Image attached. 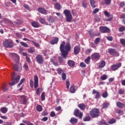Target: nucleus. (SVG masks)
<instances>
[{
  "instance_id": "1",
  "label": "nucleus",
  "mask_w": 125,
  "mask_h": 125,
  "mask_svg": "<svg viewBox=\"0 0 125 125\" xmlns=\"http://www.w3.org/2000/svg\"><path fill=\"white\" fill-rule=\"evenodd\" d=\"M65 44H66L65 41H62L60 46V50L61 52V56L62 57L66 59L68 56L69 51L71 50V44L67 42L65 45Z\"/></svg>"
},
{
  "instance_id": "2",
  "label": "nucleus",
  "mask_w": 125,
  "mask_h": 125,
  "mask_svg": "<svg viewBox=\"0 0 125 125\" xmlns=\"http://www.w3.org/2000/svg\"><path fill=\"white\" fill-rule=\"evenodd\" d=\"M10 55L14 57L16 62V63L14 64L13 65V69L14 71H16V72H21L22 70V65L19 64V62H20V58H19V56L13 53H11Z\"/></svg>"
},
{
  "instance_id": "3",
  "label": "nucleus",
  "mask_w": 125,
  "mask_h": 125,
  "mask_svg": "<svg viewBox=\"0 0 125 125\" xmlns=\"http://www.w3.org/2000/svg\"><path fill=\"white\" fill-rule=\"evenodd\" d=\"M20 78L21 77L20 75L17 76V73L16 72H14L12 75L11 81H12V82L9 83V85L12 86V85H15V84L19 83Z\"/></svg>"
},
{
  "instance_id": "4",
  "label": "nucleus",
  "mask_w": 125,
  "mask_h": 125,
  "mask_svg": "<svg viewBox=\"0 0 125 125\" xmlns=\"http://www.w3.org/2000/svg\"><path fill=\"white\" fill-rule=\"evenodd\" d=\"M63 14L66 17V22H71L73 19V16L70 10L65 9L63 11Z\"/></svg>"
},
{
  "instance_id": "5",
  "label": "nucleus",
  "mask_w": 125,
  "mask_h": 125,
  "mask_svg": "<svg viewBox=\"0 0 125 125\" xmlns=\"http://www.w3.org/2000/svg\"><path fill=\"white\" fill-rule=\"evenodd\" d=\"M90 115L92 118H98L100 116V110L99 108H93L90 111Z\"/></svg>"
},
{
  "instance_id": "6",
  "label": "nucleus",
  "mask_w": 125,
  "mask_h": 125,
  "mask_svg": "<svg viewBox=\"0 0 125 125\" xmlns=\"http://www.w3.org/2000/svg\"><path fill=\"white\" fill-rule=\"evenodd\" d=\"M3 45L7 48H11L13 47V41L9 39L6 40L3 43Z\"/></svg>"
},
{
  "instance_id": "7",
  "label": "nucleus",
  "mask_w": 125,
  "mask_h": 125,
  "mask_svg": "<svg viewBox=\"0 0 125 125\" xmlns=\"http://www.w3.org/2000/svg\"><path fill=\"white\" fill-rule=\"evenodd\" d=\"M36 60L38 64H42L43 63V57L41 55H38L36 57Z\"/></svg>"
},
{
  "instance_id": "8",
  "label": "nucleus",
  "mask_w": 125,
  "mask_h": 125,
  "mask_svg": "<svg viewBox=\"0 0 125 125\" xmlns=\"http://www.w3.org/2000/svg\"><path fill=\"white\" fill-rule=\"evenodd\" d=\"M91 59L98 61L100 59V55L98 53H94L91 55Z\"/></svg>"
},
{
  "instance_id": "9",
  "label": "nucleus",
  "mask_w": 125,
  "mask_h": 125,
  "mask_svg": "<svg viewBox=\"0 0 125 125\" xmlns=\"http://www.w3.org/2000/svg\"><path fill=\"white\" fill-rule=\"evenodd\" d=\"M122 67V63L119 62L115 64H113L111 66V70L112 71H117L119 68H121Z\"/></svg>"
},
{
  "instance_id": "10",
  "label": "nucleus",
  "mask_w": 125,
  "mask_h": 125,
  "mask_svg": "<svg viewBox=\"0 0 125 125\" xmlns=\"http://www.w3.org/2000/svg\"><path fill=\"white\" fill-rule=\"evenodd\" d=\"M74 115L76 117H79V118L82 119L83 118V112H80V110L79 109L76 108L74 110Z\"/></svg>"
},
{
  "instance_id": "11",
  "label": "nucleus",
  "mask_w": 125,
  "mask_h": 125,
  "mask_svg": "<svg viewBox=\"0 0 125 125\" xmlns=\"http://www.w3.org/2000/svg\"><path fill=\"white\" fill-rule=\"evenodd\" d=\"M100 30L102 33H110V29L106 26H101Z\"/></svg>"
},
{
  "instance_id": "12",
  "label": "nucleus",
  "mask_w": 125,
  "mask_h": 125,
  "mask_svg": "<svg viewBox=\"0 0 125 125\" xmlns=\"http://www.w3.org/2000/svg\"><path fill=\"white\" fill-rule=\"evenodd\" d=\"M108 53L110 55H113V56L118 54V52L115 49L109 48L108 50Z\"/></svg>"
},
{
  "instance_id": "13",
  "label": "nucleus",
  "mask_w": 125,
  "mask_h": 125,
  "mask_svg": "<svg viewBox=\"0 0 125 125\" xmlns=\"http://www.w3.org/2000/svg\"><path fill=\"white\" fill-rule=\"evenodd\" d=\"M38 10L41 14H43L44 15L47 14V11L43 7H39Z\"/></svg>"
},
{
  "instance_id": "14",
  "label": "nucleus",
  "mask_w": 125,
  "mask_h": 125,
  "mask_svg": "<svg viewBox=\"0 0 125 125\" xmlns=\"http://www.w3.org/2000/svg\"><path fill=\"white\" fill-rule=\"evenodd\" d=\"M20 98L21 101V104L26 105L27 104V96L24 95L20 96Z\"/></svg>"
},
{
  "instance_id": "15",
  "label": "nucleus",
  "mask_w": 125,
  "mask_h": 125,
  "mask_svg": "<svg viewBox=\"0 0 125 125\" xmlns=\"http://www.w3.org/2000/svg\"><path fill=\"white\" fill-rule=\"evenodd\" d=\"M39 86V77L37 75L34 76V87L37 88Z\"/></svg>"
},
{
  "instance_id": "16",
  "label": "nucleus",
  "mask_w": 125,
  "mask_h": 125,
  "mask_svg": "<svg viewBox=\"0 0 125 125\" xmlns=\"http://www.w3.org/2000/svg\"><path fill=\"white\" fill-rule=\"evenodd\" d=\"M81 50V48L79 46H75L74 48V53L75 55H78L79 53H80V51Z\"/></svg>"
},
{
  "instance_id": "17",
  "label": "nucleus",
  "mask_w": 125,
  "mask_h": 125,
  "mask_svg": "<svg viewBox=\"0 0 125 125\" xmlns=\"http://www.w3.org/2000/svg\"><path fill=\"white\" fill-rule=\"evenodd\" d=\"M67 64L69 67L71 68H74L75 67V61L73 60H69L67 62Z\"/></svg>"
},
{
  "instance_id": "18",
  "label": "nucleus",
  "mask_w": 125,
  "mask_h": 125,
  "mask_svg": "<svg viewBox=\"0 0 125 125\" xmlns=\"http://www.w3.org/2000/svg\"><path fill=\"white\" fill-rule=\"evenodd\" d=\"M92 94H96V95H95L96 99H98V98H99V97L100 96V93H99V91H98L95 89L93 90Z\"/></svg>"
},
{
  "instance_id": "19",
  "label": "nucleus",
  "mask_w": 125,
  "mask_h": 125,
  "mask_svg": "<svg viewBox=\"0 0 125 125\" xmlns=\"http://www.w3.org/2000/svg\"><path fill=\"white\" fill-rule=\"evenodd\" d=\"M31 25L34 28H40V23L36 21H34L31 22Z\"/></svg>"
},
{
  "instance_id": "20",
  "label": "nucleus",
  "mask_w": 125,
  "mask_h": 125,
  "mask_svg": "<svg viewBox=\"0 0 125 125\" xmlns=\"http://www.w3.org/2000/svg\"><path fill=\"white\" fill-rule=\"evenodd\" d=\"M116 105L118 108H120L121 109H123V108H125V104L122 103L121 102H117Z\"/></svg>"
},
{
  "instance_id": "21",
  "label": "nucleus",
  "mask_w": 125,
  "mask_h": 125,
  "mask_svg": "<svg viewBox=\"0 0 125 125\" xmlns=\"http://www.w3.org/2000/svg\"><path fill=\"white\" fill-rule=\"evenodd\" d=\"M50 61L52 63L53 65H54V66H56V67L58 66V62L57 61V60L55 59V58L51 59Z\"/></svg>"
},
{
  "instance_id": "22",
  "label": "nucleus",
  "mask_w": 125,
  "mask_h": 125,
  "mask_svg": "<svg viewBox=\"0 0 125 125\" xmlns=\"http://www.w3.org/2000/svg\"><path fill=\"white\" fill-rule=\"evenodd\" d=\"M78 107L82 110V111H84L85 110V108H86V105L84 104H78Z\"/></svg>"
},
{
  "instance_id": "23",
  "label": "nucleus",
  "mask_w": 125,
  "mask_h": 125,
  "mask_svg": "<svg viewBox=\"0 0 125 125\" xmlns=\"http://www.w3.org/2000/svg\"><path fill=\"white\" fill-rule=\"evenodd\" d=\"M54 7L55 9H57V10H60L62 8V6H61L60 3L58 2H56L55 4Z\"/></svg>"
},
{
  "instance_id": "24",
  "label": "nucleus",
  "mask_w": 125,
  "mask_h": 125,
  "mask_svg": "<svg viewBox=\"0 0 125 125\" xmlns=\"http://www.w3.org/2000/svg\"><path fill=\"white\" fill-rule=\"evenodd\" d=\"M70 122L71 124H72L73 125H75L77 124V123H78V120L77 119V118L75 117H72L70 120Z\"/></svg>"
},
{
  "instance_id": "25",
  "label": "nucleus",
  "mask_w": 125,
  "mask_h": 125,
  "mask_svg": "<svg viewBox=\"0 0 125 125\" xmlns=\"http://www.w3.org/2000/svg\"><path fill=\"white\" fill-rule=\"evenodd\" d=\"M59 41V38H56L54 39H53L51 42H50V44H55L58 42Z\"/></svg>"
},
{
  "instance_id": "26",
  "label": "nucleus",
  "mask_w": 125,
  "mask_h": 125,
  "mask_svg": "<svg viewBox=\"0 0 125 125\" xmlns=\"http://www.w3.org/2000/svg\"><path fill=\"white\" fill-rule=\"evenodd\" d=\"M98 125H108V123L107 122H105V120H102L100 121H99L98 122Z\"/></svg>"
},
{
  "instance_id": "27",
  "label": "nucleus",
  "mask_w": 125,
  "mask_h": 125,
  "mask_svg": "<svg viewBox=\"0 0 125 125\" xmlns=\"http://www.w3.org/2000/svg\"><path fill=\"white\" fill-rule=\"evenodd\" d=\"M70 92L71 93H75L76 92V89H75V85L72 84L70 88Z\"/></svg>"
},
{
  "instance_id": "28",
  "label": "nucleus",
  "mask_w": 125,
  "mask_h": 125,
  "mask_svg": "<svg viewBox=\"0 0 125 125\" xmlns=\"http://www.w3.org/2000/svg\"><path fill=\"white\" fill-rule=\"evenodd\" d=\"M106 65V62L105 61H102L100 65H99V68H104Z\"/></svg>"
},
{
  "instance_id": "29",
  "label": "nucleus",
  "mask_w": 125,
  "mask_h": 125,
  "mask_svg": "<svg viewBox=\"0 0 125 125\" xmlns=\"http://www.w3.org/2000/svg\"><path fill=\"white\" fill-rule=\"evenodd\" d=\"M90 3L91 5V6H92L93 8H95V7H96V6L95 5V0H90Z\"/></svg>"
},
{
  "instance_id": "30",
  "label": "nucleus",
  "mask_w": 125,
  "mask_h": 125,
  "mask_svg": "<svg viewBox=\"0 0 125 125\" xmlns=\"http://www.w3.org/2000/svg\"><path fill=\"white\" fill-rule=\"evenodd\" d=\"M36 110L38 112H42V106L40 104H38L36 107Z\"/></svg>"
},
{
  "instance_id": "31",
  "label": "nucleus",
  "mask_w": 125,
  "mask_h": 125,
  "mask_svg": "<svg viewBox=\"0 0 125 125\" xmlns=\"http://www.w3.org/2000/svg\"><path fill=\"white\" fill-rule=\"evenodd\" d=\"M88 33L90 35V38H93L94 37V32H93V30L91 29L88 31Z\"/></svg>"
},
{
  "instance_id": "32",
  "label": "nucleus",
  "mask_w": 125,
  "mask_h": 125,
  "mask_svg": "<svg viewBox=\"0 0 125 125\" xmlns=\"http://www.w3.org/2000/svg\"><path fill=\"white\" fill-rule=\"evenodd\" d=\"M0 111L3 114H5L8 111V109L6 107L1 108Z\"/></svg>"
},
{
  "instance_id": "33",
  "label": "nucleus",
  "mask_w": 125,
  "mask_h": 125,
  "mask_svg": "<svg viewBox=\"0 0 125 125\" xmlns=\"http://www.w3.org/2000/svg\"><path fill=\"white\" fill-rule=\"evenodd\" d=\"M90 59H91V57L90 56H88L84 61L85 63H86V64H89V63H90Z\"/></svg>"
},
{
  "instance_id": "34",
  "label": "nucleus",
  "mask_w": 125,
  "mask_h": 125,
  "mask_svg": "<svg viewBox=\"0 0 125 125\" xmlns=\"http://www.w3.org/2000/svg\"><path fill=\"white\" fill-rule=\"evenodd\" d=\"M41 99H42V101H44V100H45V92H43L42 93Z\"/></svg>"
},
{
  "instance_id": "35",
  "label": "nucleus",
  "mask_w": 125,
  "mask_h": 125,
  "mask_svg": "<svg viewBox=\"0 0 125 125\" xmlns=\"http://www.w3.org/2000/svg\"><path fill=\"white\" fill-rule=\"evenodd\" d=\"M28 52L29 53H31V54H33L34 52H35V48H30L28 49Z\"/></svg>"
},
{
  "instance_id": "36",
  "label": "nucleus",
  "mask_w": 125,
  "mask_h": 125,
  "mask_svg": "<svg viewBox=\"0 0 125 125\" xmlns=\"http://www.w3.org/2000/svg\"><path fill=\"white\" fill-rule=\"evenodd\" d=\"M20 43L22 46H24V47H29V45L27 43H25L24 42H21Z\"/></svg>"
},
{
  "instance_id": "37",
  "label": "nucleus",
  "mask_w": 125,
  "mask_h": 125,
  "mask_svg": "<svg viewBox=\"0 0 125 125\" xmlns=\"http://www.w3.org/2000/svg\"><path fill=\"white\" fill-rule=\"evenodd\" d=\"M83 121L84 122H88V121H90V117H89V116L85 117L83 118Z\"/></svg>"
},
{
  "instance_id": "38",
  "label": "nucleus",
  "mask_w": 125,
  "mask_h": 125,
  "mask_svg": "<svg viewBox=\"0 0 125 125\" xmlns=\"http://www.w3.org/2000/svg\"><path fill=\"white\" fill-rule=\"evenodd\" d=\"M39 22L41 23V24H44L45 21L44 20V18H39Z\"/></svg>"
},
{
  "instance_id": "39",
  "label": "nucleus",
  "mask_w": 125,
  "mask_h": 125,
  "mask_svg": "<svg viewBox=\"0 0 125 125\" xmlns=\"http://www.w3.org/2000/svg\"><path fill=\"white\" fill-rule=\"evenodd\" d=\"M111 1H112V0H104V3L106 5H109L111 4Z\"/></svg>"
},
{
  "instance_id": "40",
  "label": "nucleus",
  "mask_w": 125,
  "mask_h": 125,
  "mask_svg": "<svg viewBox=\"0 0 125 125\" xmlns=\"http://www.w3.org/2000/svg\"><path fill=\"white\" fill-rule=\"evenodd\" d=\"M108 106H109V103H105L103 104V108L104 109H105V108H108Z\"/></svg>"
},
{
  "instance_id": "41",
  "label": "nucleus",
  "mask_w": 125,
  "mask_h": 125,
  "mask_svg": "<svg viewBox=\"0 0 125 125\" xmlns=\"http://www.w3.org/2000/svg\"><path fill=\"white\" fill-rule=\"evenodd\" d=\"M101 80H102V81H105V80H107V75L104 74L101 77Z\"/></svg>"
},
{
  "instance_id": "42",
  "label": "nucleus",
  "mask_w": 125,
  "mask_h": 125,
  "mask_svg": "<svg viewBox=\"0 0 125 125\" xmlns=\"http://www.w3.org/2000/svg\"><path fill=\"white\" fill-rule=\"evenodd\" d=\"M109 124H110V125H112L113 124H115V123H116V120H115L114 119H111V120H110L108 121Z\"/></svg>"
},
{
  "instance_id": "43",
  "label": "nucleus",
  "mask_w": 125,
  "mask_h": 125,
  "mask_svg": "<svg viewBox=\"0 0 125 125\" xmlns=\"http://www.w3.org/2000/svg\"><path fill=\"white\" fill-rule=\"evenodd\" d=\"M82 6H83L84 8H86V7H87V3H86V1H83L82 2Z\"/></svg>"
},
{
  "instance_id": "44",
  "label": "nucleus",
  "mask_w": 125,
  "mask_h": 125,
  "mask_svg": "<svg viewBox=\"0 0 125 125\" xmlns=\"http://www.w3.org/2000/svg\"><path fill=\"white\" fill-rule=\"evenodd\" d=\"M94 42L96 43V44H98V43L100 42V38H96L94 41Z\"/></svg>"
},
{
  "instance_id": "45",
  "label": "nucleus",
  "mask_w": 125,
  "mask_h": 125,
  "mask_svg": "<svg viewBox=\"0 0 125 125\" xmlns=\"http://www.w3.org/2000/svg\"><path fill=\"white\" fill-rule=\"evenodd\" d=\"M102 96L103 98H107V97H108V93L107 91H105L104 93H103Z\"/></svg>"
},
{
  "instance_id": "46",
  "label": "nucleus",
  "mask_w": 125,
  "mask_h": 125,
  "mask_svg": "<svg viewBox=\"0 0 125 125\" xmlns=\"http://www.w3.org/2000/svg\"><path fill=\"white\" fill-rule=\"evenodd\" d=\"M116 112L117 113V114H118L119 115H120L121 116H122V115H124V111L120 109H118Z\"/></svg>"
},
{
  "instance_id": "47",
  "label": "nucleus",
  "mask_w": 125,
  "mask_h": 125,
  "mask_svg": "<svg viewBox=\"0 0 125 125\" xmlns=\"http://www.w3.org/2000/svg\"><path fill=\"white\" fill-rule=\"evenodd\" d=\"M2 89L3 91H6V90H7V88H6V87L5 86V83H3L2 85Z\"/></svg>"
},
{
  "instance_id": "48",
  "label": "nucleus",
  "mask_w": 125,
  "mask_h": 125,
  "mask_svg": "<svg viewBox=\"0 0 125 125\" xmlns=\"http://www.w3.org/2000/svg\"><path fill=\"white\" fill-rule=\"evenodd\" d=\"M125 31V27L123 26L119 28V32H124Z\"/></svg>"
},
{
  "instance_id": "49",
  "label": "nucleus",
  "mask_w": 125,
  "mask_h": 125,
  "mask_svg": "<svg viewBox=\"0 0 125 125\" xmlns=\"http://www.w3.org/2000/svg\"><path fill=\"white\" fill-rule=\"evenodd\" d=\"M57 71L58 72V74H59V75H60L63 72V69H62V68H58L57 69Z\"/></svg>"
},
{
  "instance_id": "50",
  "label": "nucleus",
  "mask_w": 125,
  "mask_h": 125,
  "mask_svg": "<svg viewBox=\"0 0 125 125\" xmlns=\"http://www.w3.org/2000/svg\"><path fill=\"white\" fill-rule=\"evenodd\" d=\"M104 14L105 16H106V17H110V16H111V15H110V13H109L107 11H104Z\"/></svg>"
},
{
  "instance_id": "51",
  "label": "nucleus",
  "mask_w": 125,
  "mask_h": 125,
  "mask_svg": "<svg viewBox=\"0 0 125 125\" xmlns=\"http://www.w3.org/2000/svg\"><path fill=\"white\" fill-rule=\"evenodd\" d=\"M62 78L63 81H65V80H66V73L63 72L62 75Z\"/></svg>"
},
{
  "instance_id": "52",
  "label": "nucleus",
  "mask_w": 125,
  "mask_h": 125,
  "mask_svg": "<svg viewBox=\"0 0 125 125\" xmlns=\"http://www.w3.org/2000/svg\"><path fill=\"white\" fill-rule=\"evenodd\" d=\"M80 66L81 67V68H85V67H86V64H85V63L84 62H81Z\"/></svg>"
},
{
  "instance_id": "53",
  "label": "nucleus",
  "mask_w": 125,
  "mask_h": 125,
  "mask_svg": "<svg viewBox=\"0 0 125 125\" xmlns=\"http://www.w3.org/2000/svg\"><path fill=\"white\" fill-rule=\"evenodd\" d=\"M49 23H53L54 22V18L52 17H50L49 19Z\"/></svg>"
},
{
  "instance_id": "54",
  "label": "nucleus",
  "mask_w": 125,
  "mask_h": 125,
  "mask_svg": "<svg viewBox=\"0 0 125 125\" xmlns=\"http://www.w3.org/2000/svg\"><path fill=\"white\" fill-rule=\"evenodd\" d=\"M58 60L60 64H62L63 63V59H62V57L59 56L58 57Z\"/></svg>"
},
{
  "instance_id": "55",
  "label": "nucleus",
  "mask_w": 125,
  "mask_h": 125,
  "mask_svg": "<svg viewBox=\"0 0 125 125\" xmlns=\"http://www.w3.org/2000/svg\"><path fill=\"white\" fill-rule=\"evenodd\" d=\"M66 85L67 89H69V87H70V82L68 80L66 81Z\"/></svg>"
},
{
  "instance_id": "56",
  "label": "nucleus",
  "mask_w": 125,
  "mask_h": 125,
  "mask_svg": "<svg viewBox=\"0 0 125 125\" xmlns=\"http://www.w3.org/2000/svg\"><path fill=\"white\" fill-rule=\"evenodd\" d=\"M97 12H99V9L98 8H95L93 11V14H96Z\"/></svg>"
},
{
  "instance_id": "57",
  "label": "nucleus",
  "mask_w": 125,
  "mask_h": 125,
  "mask_svg": "<svg viewBox=\"0 0 125 125\" xmlns=\"http://www.w3.org/2000/svg\"><path fill=\"white\" fill-rule=\"evenodd\" d=\"M120 42L121 44H123L124 46H125V40L124 39H122L120 40Z\"/></svg>"
},
{
  "instance_id": "58",
  "label": "nucleus",
  "mask_w": 125,
  "mask_h": 125,
  "mask_svg": "<svg viewBox=\"0 0 125 125\" xmlns=\"http://www.w3.org/2000/svg\"><path fill=\"white\" fill-rule=\"evenodd\" d=\"M118 92L119 94H125V91L123 90L122 89H120L119 90Z\"/></svg>"
},
{
  "instance_id": "59",
  "label": "nucleus",
  "mask_w": 125,
  "mask_h": 125,
  "mask_svg": "<svg viewBox=\"0 0 125 125\" xmlns=\"http://www.w3.org/2000/svg\"><path fill=\"white\" fill-rule=\"evenodd\" d=\"M23 7L25 8V9H27V10H30V6L28 4H25L23 5Z\"/></svg>"
},
{
  "instance_id": "60",
  "label": "nucleus",
  "mask_w": 125,
  "mask_h": 125,
  "mask_svg": "<svg viewBox=\"0 0 125 125\" xmlns=\"http://www.w3.org/2000/svg\"><path fill=\"white\" fill-rule=\"evenodd\" d=\"M50 117L53 118V117H55V112L54 111H51L50 114Z\"/></svg>"
},
{
  "instance_id": "61",
  "label": "nucleus",
  "mask_w": 125,
  "mask_h": 125,
  "mask_svg": "<svg viewBox=\"0 0 125 125\" xmlns=\"http://www.w3.org/2000/svg\"><path fill=\"white\" fill-rule=\"evenodd\" d=\"M125 1H122L120 2V7H124V6H125Z\"/></svg>"
},
{
  "instance_id": "62",
  "label": "nucleus",
  "mask_w": 125,
  "mask_h": 125,
  "mask_svg": "<svg viewBox=\"0 0 125 125\" xmlns=\"http://www.w3.org/2000/svg\"><path fill=\"white\" fill-rule=\"evenodd\" d=\"M16 36H17V37L18 38H19V39H21V38H22V35L21 34L19 33H16Z\"/></svg>"
},
{
  "instance_id": "63",
  "label": "nucleus",
  "mask_w": 125,
  "mask_h": 125,
  "mask_svg": "<svg viewBox=\"0 0 125 125\" xmlns=\"http://www.w3.org/2000/svg\"><path fill=\"white\" fill-rule=\"evenodd\" d=\"M47 115H48V114L47 113V112H46V111H43L42 113V116H47Z\"/></svg>"
},
{
  "instance_id": "64",
  "label": "nucleus",
  "mask_w": 125,
  "mask_h": 125,
  "mask_svg": "<svg viewBox=\"0 0 125 125\" xmlns=\"http://www.w3.org/2000/svg\"><path fill=\"white\" fill-rule=\"evenodd\" d=\"M36 93L37 95H41V92L40 91V88H38L36 90Z\"/></svg>"
}]
</instances>
